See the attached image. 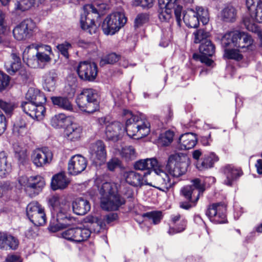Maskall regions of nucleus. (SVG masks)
Instances as JSON below:
<instances>
[{
	"instance_id": "obj_1",
	"label": "nucleus",
	"mask_w": 262,
	"mask_h": 262,
	"mask_svg": "<svg viewBox=\"0 0 262 262\" xmlns=\"http://www.w3.org/2000/svg\"><path fill=\"white\" fill-rule=\"evenodd\" d=\"M87 222L90 224L87 228H73L63 231L62 237L69 241L75 243H80L87 240L91 235L92 231L98 233L102 229H104L105 223L102 218L93 216H89L86 218Z\"/></svg>"
},
{
	"instance_id": "obj_2",
	"label": "nucleus",
	"mask_w": 262,
	"mask_h": 262,
	"mask_svg": "<svg viewBox=\"0 0 262 262\" xmlns=\"http://www.w3.org/2000/svg\"><path fill=\"white\" fill-rule=\"evenodd\" d=\"M101 195V207L105 210H115L122 204L124 200L117 192L116 184L112 182H103L98 186Z\"/></svg>"
},
{
	"instance_id": "obj_3",
	"label": "nucleus",
	"mask_w": 262,
	"mask_h": 262,
	"mask_svg": "<svg viewBox=\"0 0 262 262\" xmlns=\"http://www.w3.org/2000/svg\"><path fill=\"white\" fill-rule=\"evenodd\" d=\"M50 205L52 206L54 213L56 214L57 222V228L51 226L50 230L55 232L60 228H64L73 225L75 222V219L71 216L69 213L70 206L69 204L61 203L59 198L57 195L52 196L49 201Z\"/></svg>"
},
{
	"instance_id": "obj_4",
	"label": "nucleus",
	"mask_w": 262,
	"mask_h": 262,
	"mask_svg": "<svg viewBox=\"0 0 262 262\" xmlns=\"http://www.w3.org/2000/svg\"><path fill=\"white\" fill-rule=\"evenodd\" d=\"M76 102L81 111L89 114L95 112L99 107L98 94L92 89L83 90L77 96Z\"/></svg>"
},
{
	"instance_id": "obj_5",
	"label": "nucleus",
	"mask_w": 262,
	"mask_h": 262,
	"mask_svg": "<svg viewBox=\"0 0 262 262\" xmlns=\"http://www.w3.org/2000/svg\"><path fill=\"white\" fill-rule=\"evenodd\" d=\"M29 48H34L37 51L35 55L28 58L27 64L29 67L32 68H43L51 61L50 56L52 54V51L50 46L33 43Z\"/></svg>"
},
{
	"instance_id": "obj_6",
	"label": "nucleus",
	"mask_w": 262,
	"mask_h": 262,
	"mask_svg": "<svg viewBox=\"0 0 262 262\" xmlns=\"http://www.w3.org/2000/svg\"><path fill=\"white\" fill-rule=\"evenodd\" d=\"M127 21L122 12H115L108 15L103 20L102 29L105 35H114L123 27Z\"/></svg>"
},
{
	"instance_id": "obj_7",
	"label": "nucleus",
	"mask_w": 262,
	"mask_h": 262,
	"mask_svg": "<svg viewBox=\"0 0 262 262\" xmlns=\"http://www.w3.org/2000/svg\"><path fill=\"white\" fill-rule=\"evenodd\" d=\"M99 17V13L93 5H85L83 7V12L81 14L80 25L83 30L87 31L90 34L97 33V26L95 24L93 15Z\"/></svg>"
},
{
	"instance_id": "obj_8",
	"label": "nucleus",
	"mask_w": 262,
	"mask_h": 262,
	"mask_svg": "<svg viewBox=\"0 0 262 262\" xmlns=\"http://www.w3.org/2000/svg\"><path fill=\"white\" fill-rule=\"evenodd\" d=\"M149 181L152 182V186L160 190L166 192L174 184L168 174L158 166L155 169L154 173L150 172Z\"/></svg>"
},
{
	"instance_id": "obj_9",
	"label": "nucleus",
	"mask_w": 262,
	"mask_h": 262,
	"mask_svg": "<svg viewBox=\"0 0 262 262\" xmlns=\"http://www.w3.org/2000/svg\"><path fill=\"white\" fill-rule=\"evenodd\" d=\"M185 158L179 154L169 156L166 169L171 177L178 178L185 173L187 167V164L184 161Z\"/></svg>"
},
{
	"instance_id": "obj_10",
	"label": "nucleus",
	"mask_w": 262,
	"mask_h": 262,
	"mask_svg": "<svg viewBox=\"0 0 262 262\" xmlns=\"http://www.w3.org/2000/svg\"><path fill=\"white\" fill-rule=\"evenodd\" d=\"M192 184L183 187L181 190L182 195L187 200L195 205L200 196L205 190V185L203 181L196 178L191 181Z\"/></svg>"
},
{
	"instance_id": "obj_11",
	"label": "nucleus",
	"mask_w": 262,
	"mask_h": 262,
	"mask_svg": "<svg viewBox=\"0 0 262 262\" xmlns=\"http://www.w3.org/2000/svg\"><path fill=\"white\" fill-rule=\"evenodd\" d=\"M18 181L28 193L29 191L31 192L29 195L32 197L38 194L45 185L44 179L40 176L30 177L22 176L19 178Z\"/></svg>"
},
{
	"instance_id": "obj_12",
	"label": "nucleus",
	"mask_w": 262,
	"mask_h": 262,
	"mask_svg": "<svg viewBox=\"0 0 262 262\" xmlns=\"http://www.w3.org/2000/svg\"><path fill=\"white\" fill-rule=\"evenodd\" d=\"M27 215L29 220L35 226H43L47 221L45 208L38 202L30 203L26 208Z\"/></svg>"
},
{
	"instance_id": "obj_13",
	"label": "nucleus",
	"mask_w": 262,
	"mask_h": 262,
	"mask_svg": "<svg viewBox=\"0 0 262 262\" xmlns=\"http://www.w3.org/2000/svg\"><path fill=\"white\" fill-rule=\"evenodd\" d=\"M226 206L224 203H217L209 205L206 211V214L210 221L215 224L226 223Z\"/></svg>"
},
{
	"instance_id": "obj_14",
	"label": "nucleus",
	"mask_w": 262,
	"mask_h": 262,
	"mask_svg": "<svg viewBox=\"0 0 262 262\" xmlns=\"http://www.w3.org/2000/svg\"><path fill=\"white\" fill-rule=\"evenodd\" d=\"M53 154L47 147L37 148L34 149L31 155V160L36 167H42L49 164L52 160Z\"/></svg>"
},
{
	"instance_id": "obj_15",
	"label": "nucleus",
	"mask_w": 262,
	"mask_h": 262,
	"mask_svg": "<svg viewBox=\"0 0 262 262\" xmlns=\"http://www.w3.org/2000/svg\"><path fill=\"white\" fill-rule=\"evenodd\" d=\"M201 54L194 53L193 58L195 60H199L205 63L208 66H211L213 61L208 57L212 56L215 52V46L210 40H205L202 42L199 47Z\"/></svg>"
},
{
	"instance_id": "obj_16",
	"label": "nucleus",
	"mask_w": 262,
	"mask_h": 262,
	"mask_svg": "<svg viewBox=\"0 0 262 262\" xmlns=\"http://www.w3.org/2000/svg\"><path fill=\"white\" fill-rule=\"evenodd\" d=\"M221 43L225 48L232 43L236 48L244 49L246 47V35L237 31L227 32L222 36Z\"/></svg>"
},
{
	"instance_id": "obj_17",
	"label": "nucleus",
	"mask_w": 262,
	"mask_h": 262,
	"mask_svg": "<svg viewBox=\"0 0 262 262\" xmlns=\"http://www.w3.org/2000/svg\"><path fill=\"white\" fill-rule=\"evenodd\" d=\"M91 158L97 164L104 163L106 160L107 153L104 142L98 140L91 144L89 148Z\"/></svg>"
},
{
	"instance_id": "obj_18",
	"label": "nucleus",
	"mask_w": 262,
	"mask_h": 262,
	"mask_svg": "<svg viewBox=\"0 0 262 262\" xmlns=\"http://www.w3.org/2000/svg\"><path fill=\"white\" fill-rule=\"evenodd\" d=\"M149 175H150L149 171L142 175L132 170L125 172L123 176L128 184L135 187H138L143 185L152 186V182L149 181Z\"/></svg>"
},
{
	"instance_id": "obj_19",
	"label": "nucleus",
	"mask_w": 262,
	"mask_h": 262,
	"mask_svg": "<svg viewBox=\"0 0 262 262\" xmlns=\"http://www.w3.org/2000/svg\"><path fill=\"white\" fill-rule=\"evenodd\" d=\"M35 28V24L32 19H25L14 28L13 36L18 40H24L31 34Z\"/></svg>"
},
{
	"instance_id": "obj_20",
	"label": "nucleus",
	"mask_w": 262,
	"mask_h": 262,
	"mask_svg": "<svg viewBox=\"0 0 262 262\" xmlns=\"http://www.w3.org/2000/svg\"><path fill=\"white\" fill-rule=\"evenodd\" d=\"M77 72L80 79L93 81L97 75V67L94 62H80L77 67Z\"/></svg>"
},
{
	"instance_id": "obj_21",
	"label": "nucleus",
	"mask_w": 262,
	"mask_h": 262,
	"mask_svg": "<svg viewBox=\"0 0 262 262\" xmlns=\"http://www.w3.org/2000/svg\"><path fill=\"white\" fill-rule=\"evenodd\" d=\"M87 166L86 159L80 155L72 156L68 162V171L71 175L76 176L84 171Z\"/></svg>"
},
{
	"instance_id": "obj_22",
	"label": "nucleus",
	"mask_w": 262,
	"mask_h": 262,
	"mask_svg": "<svg viewBox=\"0 0 262 262\" xmlns=\"http://www.w3.org/2000/svg\"><path fill=\"white\" fill-rule=\"evenodd\" d=\"M23 111L30 117L37 120L43 119L46 113V108L43 105L33 102H22Z\"/></svg>"
},
{
	"instance_id": "obj_23",
	"label": "nucleus",
	"mask_w": 262,
	"mask_h": 262,
	"mask_svg": "<svg viewBox=\"0 0 262 262\" xmlns=\"http://www.w3.org/2000/svg\"><path fill=\"white\" fill-rule=\"evenodd\" d=\"M123 116L124 119L126 120V126L124 128V133L132 137L135 138L137 135V130L139 127L138 121L139 117L134 115L129 110H124L123 111Z\"/></svg>"
},
{
	"instance_id": "obj_24",
	"label": "nucleus",
	"mask_w": 262,
	"mask_h": 262,
	"mask_svg": "<svg viewBox=\"0 0 262 262\" xmlns=\"http://www.w3.org/2000/svg\"><path fill=\"white\" fill-rule=\"evenodd\" d=\"M12 134L20 139L29 137L28 121L26 117H20L15 121L12 128Z\"/></svg>"
},
{
	"instance_id": "obj_25",
	"label": "nucleus",
	"mask_w": 262,
	"mask_h": 262,
	"mask_svg": "<svg viewBox=\"0 0 262 262\" xmlns=\"http://www.w3.org/2000/svg\"><path fill=\"white\" fill-rule=\"evenodd\" d=\"M124 134V128L120 122H113L106 125L105 135L107 140L117 141Z\"/></svg>"
},
{
	"instance_id": "obj_26",
	"label": "nucleus",
	"mask_w": 262,
	"mask_h": 262,
	"mask_svg": "<svg viewBox=\"0 0 262 262\" xmlns=\"http://www.w3.org/2000/svg\"><path fill=\"white\" fill-rule=\"evenodd\" d=\"M247 8L252 20L262 23V2L260 0H247Z\"/></svg>"
},
{
	"instance_id": "obj_27",
	"label": "nucleus",
	"mask_w": 262,
	"mask_h": 262,
	"mask_svg": "<svg viewBox=\"0 0 262 262\" xmlns=\"http://www.w3.org/2000/svg\"><path fill=\"white\" fill-rule=\"evenodd\" d=\"M223 171L226 177L224 183L227 186H231L233 182L243 174L241 169L231 165L225 166L223 169Z\"/></svg>"
},
{
	"instance_id": "obj_28",
	"label": "nucleus",
	"mask_w": 262,
	"mask_h": 262,
	"mask_svg": "<svg viewBox=\"0 0 262 262\" xmlns=\"http://www.w3.org/2000/svg\"><path fill=\"white\" fill-rule=\"evenodd\" d=\"M197 139L195 134L187 133L182 135L179 138V148L181 150L192 148L196 145Z\"/></svg>"
},
{
	"instance_id": "obj_29",
	"label": "nucleus",
	"mask_w": 262,
	"mask_h": 262,
	"mask_svg": "<svg viewBox=\"0 0 262 262\" xmlns=\"http://www.w3.org/2000/svg\"><path fill=\"white\" fill-rule=\"evenodd\" d=\"M18 240L11 234L0 232V249L15 250L18 246Z\"/></svg>"
},
{
	"instance_id": "obj_30",
	"label": "nucleus",
	"mask_w": 262,
	"mask_h": 262,
	"mask_svg": "<svg viewBox=\"0 0 262 262\" xmlns=\"http://www.w3.org/2000/svg\"><path fill=\"white\" fill-rule=\"evenodd\" d=\"M11 57L13 60V61L7 62L5 63V66L7 72L10 74L12 75L17 71L20 70L19 73L24 78H26L27 76V72L24 69L20 68V58L14 53L11 54Z\"/></svg>"
},
{
	"instance_id": "obj_31",
	"label": "nucleus",
	"mask_w": 262,
	"mask_h": 262,
	"mask_svg": "<svg viewBox=\"0 0 262 262\" xmlns=\"http://www.w3.org/2000/svg\"><path fill=\"white\" fill-rule=\"evenodd\" d=\"M218 160V157L214 152H210L205 155L202 161H198L196 164V167L199 170H204L212 168L214 163Z\"/></svg>"
},
{
	"instance_id": "obj_32",
	"label": "nucleus",
	"mask_w": 262,
	"mask_h": 262,
	"mask_svg": "<svg viewBox=\"0 0 262 262\" xmlns=\"http://www.w3.org/2000/svg\"><path fill=\"white\" fill-rule=\"evenodd\" d=\"M72 206L74 212L79 215H84L91 209L89 201L82 198L76 199L73 202Z\"/></svg>"
},
{
	"instance_id": "obj_33",
	"label": "nucleus",
	"mask_w": 262,
	"mask_h": 262,
	"mask_svg": "<svg viewBox=\"0 0 262 262\" xmlns=\"http://www.w3.org/2000/svg\"><path fill=\"white\" fill-rule=\"evenodd\" d=\"M158 165V161L156 159L147 158L136 161L134 165V167L136 170H148V171L150 172L149 170L152 169L154 171L155 169L156 168Z\"/></svg>"
},
{
	"instance_id": "obj_34",
	"label": "nucleus",
	"mask_w": 262,
	"mask_h": 262,
	"mask_svg": "<svg viewBox=\"0 0 262 262\" xmlns=\"http://www.w3.org/2000/svg\"><path fill=\"white\" fill-rule=\"evenodd\" d=\"M183 19L184 23L188 27L196 28L199 25L197 12L192 9H187L183 13Z\"/></svg>"
},
{
	"instance_id": "obj_35",
	"label": "nucleus",
	"mask_w": 262,
	"mask_h": 262,
	"mask_svg": "<svg viewBox=\"0 0 262 262\" xmlns=\"http://www.w3.org/2000/svg\"><path fill=\"white\" fill-rule=\"evenodd\" d=\"M69 183V180L67 178L64 173L60 172L54 175L51 182L52 189H63L67 187Z\"/></svg>"
},
{
	"instance_id": "obj_36",
	"label": "nucleus",
	"mask_w": 262,
	"mask_h": 262,
	"mask_svg": "<svg viewBox=\"0 0 262 262\" xmlns=\"http://www.w3.org/2000/svg\"><path fill=\"white\" fill-rule=\"evenodd\" d=\"M53 104L62 110L72 112L73 105L69 99L64 96H53L51 97Z\"/></svg>"
},
{
	"instance_id": "obj_37",
	"label": "nucleus",
	"mask_w": 262,
	"mask_h": 262,
	"mask_svg": "<svg viewBox=\"0 0 262 262\" xmlns=\"http://www.w3.org/2000/svg\"><path fill=\"white\" fill-rule=\"evenodd\" d=\"M65 132L68 140L76 141L80 139L82 134V128L77 124L72 123L67 127Z\"/></svg>"
},
{
	"instance_id": "obj_38",
	"label": "nucleus",
	"mask_w": 262,
	"mask_h": 262,
	"mask_svg": "<svg viewBox=\"0 0 262 262\" xmlns=\"http://www.w3.org/2000/svg\"><path fill=\"white\" fill-rule=\"evenodd\" d=\"M177 0H159V7H169L173 8L176 20L179 25L181 21V12L182 7L178 5Z\"/></svg>"
},
{
	"instance_id": "obj_39",
	"label": "nucleus",
	"mask_w": 262,
	"mask_h": 262,
	"mask_svg": "<svg viewBox=\"0 0 262 262\" xmlns=\"http://www.w3.org/2000/svg\"><path fill=\"white\" fill-rule=\"evenodd\" d=\"M57 75L54 71H51L45 74L43 77V86L48 92L53 91L55 88Z\"/></svg>"
},
{
	"instance_id": "obj_40",
	"label": "nucleus",
	"mask_w": 262,
	"mask_h": 262,
	"mask_svg": "<svg viewBox=\"0 0 262 262\" xmlns=\"http://www.w3.org/2000/svg\"><path fill=\"white\" fill-rule=\"evenodd\" d=\"M236 10L232 6H227L224 8L219 15L221 19L226 23H232L236 19Z\"/></svg>"
},
{
	"instance_id": "obj_41",
	"label": "nucleus",
	"mask_w": 262,
	"mask_h": 262,
	"mask_svg": "<svg viewBox=\"0 0 262 262\" xmlns=\"http://www.w3.org/2000/svg\"><path fill=\"white\" fill-rule=\"evenodd\" d=\"M11 165L7 160V157L4 152L0 153V177H6L11 171Z\"/></svg>"
},
{
	"instance_id": "obj_42",
	"label": "nucleus",
	"mask_w": 262,
	"mask_h": 262,
	"mask_svg": "<svg viewBox=\"0 0 262 262\" xmlns=\"http://www.w3.org/2000/svg\"><path fill=\"white\" fill-rule=\"evenodd\" d=\"M245 47L244 49L237 48L234 49H225L224 56L228 59H234L237 61L243 58V53L245 51Z\"/></svg>"
},
{
	"instance_id": "obj_43",
	"label": "nucleus",
	"mask_w": 262,
	"mask_h": 262,
	"mask_svg": "<svg viewBox=\"0 0 262 262\" xmlns=\"http://www.w3.org/2000/svg\"><path fill=\"white\" fill-rule=\"evenodd\" d=\"M67 117L65 114L60 113L55 115L51 119V125L56 128H61L66 125Z\"/></svg>"
},
{
	"instance_id": "obj_44",
	"label": "nucleus",
	"mask_w": 262,
	"mask_h": 262,
	"mask_svg": "<svg viewBox=\"0 0 262 262\" xmlns=\"http://www.w3.org/2000/svg\"><path fill=\"white\" fill-rule=\"evenodd\" d=\"M139 127H138L137 131V135L135 138L139 139L143 138L147 136L149 132V123L146 121H143L139 119L138 124Z\"/></svg>"
},
{
	"instance_id": "obj_45",
	"label": "nucleus",
	"mask_w": 262,
	"mask_h": 262,
	"mask_svg": "<svg viewBox=\"0 0 262 262\" xmlns=\"http://www.w3.org/2000/svg\"><path fill=\"white\" fill-rule=\"evenodd\" d=\"M15 157L20 162L23 163L27 159V150L26 148L14 144L13 146Z\"/></svg>"
},
{
	"instance_id": "obj_46",
	"label": "nucleus",
	"mask_w": 262,
	"mask_h": 262,
	"mask_svg": "<svg viewBox=\"0 0 262 262\" xmlns=\"http://www.w3.org/2000/svg\"><path fill=\"white\" fill-rule=\"evenodd\" d=\"M36 0H19L15 4V11H25L31 8L35 3Z\"/></svg>"
},
{
	"instance_id": "obj_47",
	"label": "nucleus",
	"mask_w": 262,
	"mask_h": 262,
	"mask_svg": "<svg viewBox=\"0 0 262 262\" xmlns=\"http://www.w3.org/2000/svg\"><path fill=\"white\" fill-rule=\"evenodd\" d=\"M172 7H159V18L161 21H168L172 16Z\"/></svg>"
},
{
	"instance_id": "obj_48",
	"label": "nucleus",
	"mask_w": 262,
	"mask_h": 262,
	"mask_svg": "<svg viewBox=\"0 0 262 262\" xmlns=\"http://www.w3.org/2000/svg\"><path fill=\"white\" fill-rule=\"evenodd\" d=\"M143 217H147L149 221H151L155 224H158L162 219V213L160 211H152L144 213Z\"/></svg>"
},
{
	"instance_id": "obj_49",
	"label": "nucleus",
	"mask_w": 262,
	"mask_h": 262,
	"mask_svg": "<svg viewBox=\"0 0 262 262\" xmlns=\"http://www.w3.org/2000/svg\"><path fill=\"white\" fill-rule=\"evenodd\" d=\"M174 134L172 132L167 130L164 134L160 135L158 142L161 145L166 146H168L173 141Z\"/></svg>"
},
{
	"instance_id": "obj_50",
	"label": "nucleus",
	"mask_w": 262,
	"mask_h": 262,
	"mask_svg": "<svg viewBox=\"0 0 262 262\" xmlns=\"http://www.w3.org/2000/svg\"><path fill=\"white\" fill-rule=\"evenodd\" d=\"M120 155L126 161L132 160L136 157L135 150L131 146H125L122 148Z\"/></svg>"
},
{
	"instance_id": "obj_51",
	"label": "nucleus",
	"mask_w": 262,
	"mask_h": 262,
	"mask_svg": "<svg viewBox=\"0 0 262 262\" xmlns=\"http://www.w3.org/2000/svg\"><path fill=\"white\" fill-rule=\"evenodd\" d=\"M195 10L197 12V16L203 25H206L209 20V16L208 10L202 7H196Z\"/></svg>"
},
{
	"instance_id": "obj_52",
	"label": "nucleus",
	"mask_w": 262,
	"mask_h": 262,
	"mask_svg": "<svg viewBox=\"0 0 262 262\" xmlns=\"http://www.w3.org/2000/svg\"><path fill=\"white\" fill-rule=\"evenodd\" d=\"M247 30L257 34L259 39V46L262 47V31L259 26L255 23H249L247 25Z\"/></svg>"
},
{
	"instance_id": "obj_53",
	"label": "nucleus",
	"mask_w": 262,
	"mask_h": 262,
	"mask_svg": "<svg viewBox=\"0 0 262 262\" xmlns=\"http://www.w3.org/2000/svg\"><path fill=\"white\" fill-rule=\"evenodd\" d=\"M149 20V15L146 13L138 14L134 21V27L137 29L141 27L144 24L147 23Z\"/></svg>"
},
{
	"instance_id": "obj_54",
	"label": "nucleus",
	"mask_w": 262,
	"mask_h": 262,
	"mask_svg": "<svg viewBox=\"0 0 262 262\" xmlns=\"http://www.w3.org/2000/svg\"><path fill=\"white\" fill-rule=\"evenodd\" d=\"M194 36V42L196 43L204 42L209 36V32L203 29H199L193 33Z\"/></svg>"
},
{
	"instance_id": "obj_55",
	"label": "nucleus",
	"mask_w": 262,
	"mask_h": 262,
	"mask_svg": "<svg viewBox=\"0 0 262 262\" xmlns=\"http://www.w3.org/2000/svg\"><path fill=\"white\" fill-rule=\"evenodd\" d=\"M14 108L13 103L0 99V109L2 110L7 115L11 116Z\"/></svg>"
},
{
	"instance_id": "obj_56",
	"label": "nucleus",
	"mask_w": 262,
	"mask_h": 262,
	"mask_svg": "<svg viewBox=\"0 0 262 262\" xmlns=\"http://www.w3.org/2000/svg\"><path fill=\"white\" fill-rule=\"evenodd\" d=\"M119 59V56L116 53H112L108 54L102 58L100 62V65L103 66L105 64H114Z\"/></svg>"
},
{
	"instance_id": "obj_57",
	"label": "nucleus",
	"mask_w": 262,
	"mask_h": 262,
	"mask_svg": "<svg viewBox=\"0 0 262 262\" xmlns=\"http://www.w3.org/2000/svg\"><path fill=\"white\" fill-rule=\"evenodd\" d=\"M57 48L60 52V53L66 58H69L68 51L72 48V45L70 43L64 41V42L59 44L57 46Z\"/></svg>"
},
{
	"instance_id": "obj_58",
	"label": "nucleus",
	"mask_w": 262,
	"mask_h": 262,
	"mask_svg": "<svg viewBox=\"0 0 262 262\" xmlns=\"http://www.w3.org/2000/svg\"><path fill=\"white\" fill-rule=\"evenodd\" d=\"M9 82V76L0 71V92L4 90L8 86Z\"/></svg>"
},
{
	"instance_id": "obj_59",
	"label": "nucleus",
	"mask_w": 262,
	"mask_h": 262,
	"mask_svg": "<svg viewBox=\"0 0 262 262\" xmlns=\"http://www.w3.org/2000/svg\"><path fill=\"white\" fill-rule=\"evenodd\" d=\"M38 90L35 89L33 88H30L28 90L26 94V99L28 101H24V102H35V98L38 94Z\"/></svg>"
},
{
	"instance_id": "obj_60",
	"label": "nucleus",
	"mask_w": 262,
	"mask_h": 262,
	"mask_svg": "<svg viewBox=\"0 0 262 262\" xmlns=\"http://www.w3.org/2000/svg\"><path fill=\"white\" fill-rule=\"evenodd\" d=\"M154 0H134L133 5L141 6L143 8H149L152 6Z\"/></svg>"
},
{
	"instance_id": "obj_61",
	"label": "nucleus",
	"mask_w": 262,
	"mask_h": 262,
	"mask_svg": "<svg viewBox=\"0 0 262 262\" xmlns=\"http://www.w3.org/2000/svg\"><path fill=\"white\" fill-rule=\"evenodd\" d=\"M187 222L185 220H182L180 222V227H178L176 228H170L168 232L170 235L179 233L183 231L186 227Z\"/></svg>"
},
{
	"instance_id": "obj_62",
	"label": "nucleus",
	"mask_w": 262,
	"mask_h": 262,
	"mask_svg": "<svg viewBox=\"0 0 262 262\" xmlns=\"http://www.w3.org/2000/svg\"><path fill=\"white\" fill-rule=\"evenodd\" d=\"M171 37V32L170 29L166 32L164 33L163 36L161 38L159 45L163 47H166L169 45Z\"/></svg>"
},
{
	"instance_id": "obj_63",
	"label": "nucleus",
	"mask_w": 262,
	"mask_h": 262,
	"mask_svg": "<svg viewBox=\"0 0 262 262\" xmlns=\"http://www.w3.org/2000/svg\"><path fill=\"white\" fill-rule=\"evenodd\" d=\"M7 127V120L5 116L0 112V136L5 131Z\"/></svg>"
},
{
	"instance_id": "obj_64",
	"label": "nucleus",
	"mask_w": 262,
	"mask_h": 262,
	"mask_svg": "<svg viewBox=\"0 0 262 262\" xmlns=\"http://www.w3.org/2000/svg\"><path fill=\"white\" fill-rule=\"evenodd\" d=\"M119 164L120 161L118 159H112L108 162L107 168L110 170L113 171L119 165Z\"/></svg>"
}]
</instances>
